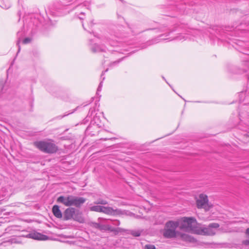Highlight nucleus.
<instances>
[{
	"label": "nucleus",
	"mask_w": 249,
	"mask_h": 249,
	"mask_svg": "<svg viewBox=\"0 0 249 249\" xmlns=\"http://www.w3.org/2000/svg\"><path fill=\"white\" fill-rule=\"evenodd\" d=\"M196 205L198 208H204L205 211H209L212 207V205L208 203L207 196L202 194L199 195V198L197 199Z\"/></svg>",
	"instance_id": "obj_6"
},
{
	"label": "nucleus",
	"mask_w": 249,
	"mask_h": 249,
	"mask_svg": "<svg viewBox=\"0 0 249 249\" xmlns=\"http://www.w3.org/2000/svg\"><path fill=\"white\" fill-rule=\"evenodd\" d=\"M141 231H131V234L135 237H139L141 235Z\"/></svg>",
	"instance_id": "obj_17"
},
{
	"label": "nucleus",
	"mask_w": 249,
	"mask_h": 249,
	"mask_svg": "<svg viewBox=\"0 0 249 249\" xmlns=\"http://www.w3.org/2000/svg\"><path fill=\"white\" fill-rule=\"evenodd\" d=\"M82 26H83V27H84V24H82ZM84 28L85 29V30H86V29H85V28Z\"/></svg>",
	"instance_id": "obj_32"
},
{
	"label": "nucleus",
	"mask_w": 249,
	"mask_h": 249,
	"mask_svg": "<svg viewBox=\"0 0 249 249\" xmlns=\"http://www.w3.org/2000/svg\"><path fill=\"white\" fill-rule=\"evenodd\" d=\"M120 221L119 220H116V221H115V223L114 224H115V225H120Z\"/></svg>",
	"instance_id": "obj_23"
},
{
	"label": "nucleus",
	"mask_w": 249,
	"mask_h": 249,
	"mask_svg": "<svg viewBox=\"0 0 249 249\" xmlns=\"http://www.w3.org/2000/svg\"><path fill=\"white\" fill-rule=\"evenodd\" d=\"M117 210H114L112 208L110 207H102V212L107 214H114Z\"/></svg>",
	"instance_id": "obj_12"
},
{
	"label": "nucleus",
	"mask_w": 249,
	"mask_h": 249,
	"mask_svg": "<svg viewBox=\"0 0 249 249\" xmlns=\"http://www.w3.org/2000/svg\"><path fill=\"white\" fill-rule=\"evenodd\" d=\"M245 66L248 67L249 68V61H246L244 62Z\"/></svg>",
	"instance_id": "obj_22"
},
{
	"label": "nucleus",
	"mask_w": 249,
	"mask_h": 249,
	"mask_svg": "<svg viewBox=\"0 0 249 249\" xmlns=\"http://www.w3.org/2000/svg\"><path fill=\"white\" fill-rule=\"evenodd\" d=\"M89 225L91 227L99 230L100 226V224L99 223L96 222H91Z\"/></svg>",
	"instance_id": "obj_15"
},
{
	"label": "nucleus",
	"mask_w": 249,
	"mask_h": 249,
	"mask_svg": "<svg viewBox=\"0 0 249 249\" xmlns=\"http://www.w3.org/2000/svg\"><path fill=\"white\" fill-rule=\"evenodd\" d=\"M101 84H102V82H101V83H100V85H99V87H98V89H97V90H98V91H99V90H100Z\"/></svg>",
	"instance_id": "obj_26"
},
{
	"label": "nucleus",
	"mask_w": 249,
	"mask_h": 249,
	"mask_svg": "<svg viewBox=\"0 0 249 249\" xmlns=\"http://www.w3.org/2000/svg\"><path fill=\"white\" fill-rule=\"evenodd\" d=\"M91 23L92 24H94L93 20H91Z\"/></svg>",
	"instance_id": "obj_28"
},
{
	"label": "nucleus",
	"mask_w": 249,
	"mask_h": 249,
	"mask_svg": "<svg viewBox=\"0 0 249 249\" xmlns=\"http://www.w3.org/2000/svg\"><path fill=\"white\" fill-rule=\"evenodd\" d=\"M26 237L38 240H46L48 239V237L47 235L37 232L30 233Z\"/></svg>",
	"instance_id": "obj_8"
},
{
	"label": "nucleus",
	"mask_w": 249,
	"mask_h": 249,
	"mask_svg": "<svg viewBox=\"0 0 249 249\" xmlns=\"http://www.w3.org/2000/svg\"><path fill=\"white\" fill-rule=\"evenodd\" d=\"M14 243H20L21 242H19V241H15Z\"/></svg>",
	"instance_id": "obj_27"
},
{
	"label": "nucleus",
	"mask_w": 249,
	"mask_h": 249,
	"mask_svg": "<svg viewBox=\"0 0 249 249\" xmlns=\"http://www.w3.org/2000/svg\"><path fill=\"white\" fill-rule=\"evenodd\" d=\"M219 224L216 223H210L207 227H204L201 229V234L205 235H213L215 234V232L212 229H217L219 228Z\"/></svg>",
	"instance_id": "obj_7"
},
{
	"label": "nucleus",
	"mask_w": 249,
	"mask_h": 249,
	"mask_svg": "<svg viewBox=\"0 0 249 249\" xmlns=\"http://www.w3.org/2000/svg\"><path fill=\"white\" fill-rule=\"evenodd\" d=\"M92 51L94 53H95L99 51L105 52V50L104 49H100L99 46H97L92 48Z\"/></svg>",
	"instance_id": "obj_18"
},
{
	"label": "nucleus",
	"mask_w": 249,
	"mask_h": 249,
	"mask_svg": "<svg viewBox=\"0 0 249 249\" xmlns=\"http://www.w3.org/2000/svg\"><path fill=\"white\" fill-rule=\"evenodd\" d=\"M62 219L64 221L73 220L81 223H84L85 221L82 212L74 207H70L64 211Z\"/></svg>",
	"instance_id": "obj_2"
},
{
	"label": "nucleus",
	"mask_w": 249,
	"mask_h": 249,
	"mask_svg": "<svg viewBox=\"0 0 249 249\" xmlns=\"http://www.w3.org/2000/svg\"><path fill=\"white\" fill-rule=\"evenodd\" d=\"M94 203L96 204L106 205L108 203L107 201L100 198L98 199L96 201H95Z\"/></svg>",
	"instance_id": "obj_14"
},
{
	"label": "nucleus",
	"mask_w": 249,
	"mask_h": 249,
	"mask_svg": "<svg viewBox=\"0 0 249 249\" xmlns=\"http://www.w3.org/2000/svg\"><path fill=\"white\" fill-rule=\"evenodd\" d=\"M178 238L183 241L190 243H194L196 241V240L192 236L186 233H181L180 232H178Z\"/></svg>",
	"instance_id": "obj_9"
},
{
	"label": "nucleus",
	"mask_w": 249,
	"mask_h": 249,
	"mask_svg": "<svg viewBox=\"0 0 249 249\" xmlns=\"http://www.w3.org/2000/svg\"><path fill=\"white\" fill-rule=\"evenodd\" d=\"M246 233L249 236V228L246 230Z\"/></svg>",
	"instance_id": "obj_24"
},
{
	"label": "nucleus",
	"mask_w": 249,
	"mask_h": 249,
	"mask_svg": "<svg viewBox=\"0 0 249 249\" xmlns=\"http://www.w3.org/2000/svg\"><path fill=\"white\" fill-rule=\"evenodd\" d=\"M247 71V70H243V72H246Z\"/></svg>",
	"instance_id": "obj_29"
},
{
	"label": "nucleus",
	"mask_w": 249,
	"mask_h": 249,
	"mask_svg": "<svg viewBox=\"0 0 249 249\" xmlns=\"http://www.w3.org/2000/svg\"><path fill=\"white\" fill-rule=\"evenodd\" d=\"M52 212L55 217L57 218L62 219L63 213H62L60 207L57 205H54L52 208Z\"/></svg>",
	"instance_id": "obj_11"
},
{
	"label": "nucleus",
	"mask_w": 249,
	"mask_h": 249,
	"mask_svg": "<svg viewBox=\"0 0 249 249\" xmlns=\"http://www.w3.org/2000/svg\"><path fill=\"white\" fill-rule=\"evenodd\" d=\"M243 244L246 246H249V240H246L243 241Z\"/></svg>",
	"instance_id": "obj_20"
},
{
	"label": "nucleus",
	"mask_w": 249,
	"mask_h": 249,
	"mask_svg": "<svg viewBox=\"0 0 249 249\" xmlns=\"http://www.w3.org/2000/svg\"><path fill=\"white\" fill-rule=\"evenodd\" d=\"M79 18H80V19H83V18H81V17H79Z\"/></svg>",
	"instance_id": "obj_30"
},
{
	"label": "nucleus",
	"mask_w": 249,
	"mask_h": 249,
	"mask_svg": "<svg viewBox=\"0 0 249 249\" xmlns=\"http://www.w3.org/2000/svg\"><path fill=\"white\" fill-rule=\"evenodd\" d=\"M86 201V199L84 197L72 195L61 196L56 199V202L58 203L70 207L73 206L77 208H80Z\"/></svg>",
	"instance_id": "obj_1"
},
{
	"label": "nucleus",
	"mask_w": 249,
	"mask_h": 249,
	"mask_svg": "<svg viewBox=\"0 0 249 249\" xmlns=\"http://www.w3.org/2000/svg\"><path fill=\"white\" fill-rule=\"evenodd\" d=\"M143 249H156V248L154 245L147 244L144 246Z\"/></svg>",
	"instance_id": "obj_16"
},
{
	"label": "nucleus",
	"mask_w": 249,
	"mask_h": 249,
	"mask_svg": "<svg viewBox=\"0 0 249 249\" xmlns=\"http://www.w3.org/2000/svg\"><path fill=\"white\" fill-rule=\"evenodd\" d=\"M121 61V59H119L118 60L115 61L113 62L114 64L118 63Z\"/></svg>",
	"instance_id": "obj_25"
},
{
	"label": "nucleus",
	"mask_w": 249,
	"mask_h": 249,
	"mask_svg": "<svg viewBox=\"0 0 249 249\" xmlns=\"http://www.w3.org/2000/svg\"><path fill=\"white\" fill-rule=\"evenodd\" d=\"M196 220L193 217H184L182 218V223L180 226V229H188L193 231H196Z\"/></svg>",
	"instance_id": "obj_5"
},
{
	"label": "nucleus",
	"mask_w": 249,
	"mask_h": 249,
	"mask_svg": "<svg viewBox=\"0 0 249 249\" xmlns=\"http://www.w3.org/2000/svg\"><path fill=\"white\" fill-rule=\"evenodd\" d=\"M99 230L104 231H110L114 232L115 234H118L120 231V228H112L109 225H101L100 226Z\"/></svg>",
	"instance_id": "obj_10"
},
{
	"label": "nucleus",
	"mask_w": 249,
	"mask_h": 249,
	"mask_svg": "<svg viewBox=\"0 0 249 249\" xmlns=\"http://www.w3.org/2000/svg\"><path fill=\"white\" fill-rule=\"evenodd\" d=\"M34 145L41 151L45 153H55L58 150L55 144L47 141H36L34 142Z\"/></svg>",
	"instance_id": "obj_3"
},
{
	"label": "nucleus",
	"mask_w": 249,
	"mask_h": 249,
	"mask_svg": "<svg viewBox=\"0 0 249 249\" xmlns=\"http://www.w3.org/2000/svg\"><path fill=\"white\" fill-rule=\"evenodd\" d=\"M20 41V39H18V41L17 43V45L18 46V48L17 53H18L19 52L20 50V46L19 45Z\"/></svg>",
	"instance_id": "obj_21"
},
{
	"label": "nucleus",
	"mask_w": 249,
	"mask_h": 249,
	"mask_svg": "<svg viewBox=\"0 0 249 249\" xmlns=\"http://www.w3.org/2000/svg\"><path fill=\"white\" fill-rule=\"evenodd\" d=\"M120 0L121 1H122V2H124V0Z\"/></svg>",
	"instance_id": "obj_31"
},
{
	"label": "nucleus",
	"mask_w": 249,
	"mask_h": 249,
	"mask_svg": "<svg viewBox=\"0 0 249 249\" xmlns=\"http://www.w3.org/2000/svg\"><path fill=\"white\" fill-rule=\"evenodd\" d=\"M102 206L95 205L90 207V210L91 211H94L97 212H102Z\"/></svg>",
	"instance_id": "obj_13"
},
{
	"label": "nucleus",
	"mask_w": 249,
	"mask_h": 249,
	"mask_svg": "<svg viewBox=\"0 0 249 249\" xmlns=\"http://www.w3.org/2000/svg\"><path fill=\"white\" fill-rule=\"evenodd\" d=\"M31 41V38L29 37H26L24 38L23 40V44H27L30 43Z\"/></svg>",
	"instance_id": "obj_19"
},
{
	"label": "nucleus",
	"mask_w": 249,
	"mask_h": 249,
	"mask_svg": "<svg viewBox=\"0 0 249 249\" xmlns=\"http://www.w3.org/2000/svg\"><path fill=\"white\" fill-rule=\"evenodd\" d=\"M179 226L178 221H169L165 224V228L163 235L166 238L178 237V232L176 229Z\"/></svg>",
	"instance_id": "obj_4"
}]
</instances>
